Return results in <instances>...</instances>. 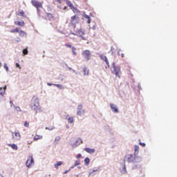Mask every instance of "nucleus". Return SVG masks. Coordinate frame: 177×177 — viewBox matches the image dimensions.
Masks as SVG:
<instances>
[{
  "instance_id": "nucleus-1",
  "label": "nucleus",
  "mask_w": 177,
  "mask_h": 177,
  "mask_svg": "<svg viewBox=\"0 0 177 177\" xmlns=\"http://www.w3.org/2000/svg\"><path fill=\"white\" fill-rule=\"evenodd\" d=\"M112 66L113 67V74H114L115 77L121 78V68H120V66H115V62H113Z\"/></svg>"
},
{
  "instance_id": "nucleus-2",
  "label": "nucleus",
  "mask_w": 177,
  "mask_h": 177,
  "mask_svg": "<svg viewBox=\"0 0 177 177\" xmlns=\"http://www.w3.org/2000/svg\"><path fill=\"white\" fill-rule=\"evenodd\" d=\"M39 107V102H38V98H33L32 100L31 109L32 110H38Z\"/></svg>"
},
{
  "instance_id": "nucleus-3",
  "label": "nucleus",
  "mask_w": 177,
  "mask_h": 177,
  "mask_svg": "<svg viewBox=\"0 0 177 177\" xmlns=\"http://www.w3.org/2000/svg\"><path fill=\"white\" fill-rule=\"evenodd\" d=\"M71 24L73 26L74 28H75V25L78 24L80 21V17L78 15H75L71 17Z\"/></svg>"
},
{
  "instance_id": "nucleus-4",
  "label": "nucleus",
  "mask_w": 177,
  "mask_h": 177,
  "mask_svg": "<svg viewBox=\"0 0 177 177\" xmlns=\"http://www.w3.org/2000/svg\"><path fill=\"white\" fill-rule=\"evenodd\" d=\"M82 56L86 59V62L91 60V50H85L82 53Z\"/></svg>"
},
{
  "instance_id": "nucleus-5",
  "label": "nucleus",
  "mask_w": 177,
  "mask_h": 177,
  "mask_svg": "<svg viewBox=\"0 0 177 177\" xmlns=\"http://www.w3.org/2000/svg\"><path fill=\"white\" fill-rule=\"evenodd\" d=\"M100 57L101 60L106 62V66H105V68H110V63L109 62V59H107V57L104 55H100Z\"/></svg>"
},
{
  "instance_id": "nucleus-6",
  "label": "nucleus",
  "mask_w": 177,
  "mask_h": 177,
  "mask_svg": "<svg viewBox=\"0 0 177 177\" xmlns=\"http://www.w3.org/2000/svg\"><path fill=\"white\" fill-rule=\"evenodd\" d=\"M125 158L127 162H134L135 160H136V157L133 155L128 154L125 156Z\"/></svg>"
},
{
  "instance_id": "nucleus-7",
  "label": "nucleus",
  "mask_w": 177,
  "mask_h": 177,
  "mask_svg": "<svg viewBox=\"0 0 177 177\" xmlns=\"http://www.w3.org/2000/svg\"><path fill=\"white\" fill-rule=\"evenodd\" d=\"M12 139L13 140H20L21 139V136L19 131H15L12 133Z\"/></svg>"
},
{
  "instance_id": "nucleus-8",
  "label": "nucleus",
  "mask_w": 177,
  "mask_h": 177,
  "mask_svg": "<svg viewBox=\"0 0 177 177\" xmlns=\"http://www.w3.org/2000/svg\"><path fill=\"white\" fill-rule=\"evenodd\" d=\"M26 164L28 168H30L31 165H34V158H32V156H28Z\"/></svg>"
},
{
  "instance_id": "nucleus-9",
  "label": "nucleus",
  "mask_w": 177,
  "mask_h": 177,
  "mask_svg": "<svg viewBox=\"0 0 177 177\" xmlns=\"http://www.w3.org/2000/svg\"><path fill=\"white\" fill-rule=\"evenodd\" d=\"M32 5L35 6V8L37 9V10L39 8H42V3L37 1L35 0L32 1Z\"/></svg>"
},
{
  "instance_id": "nucleus-10",
  "label": "nucleus",
  "mask_w": 177,
  "mask_h": 177,
  "mask_svg": "<svg viewBox=\"0 0 177 177\" xmlns=\"http://www.w3.org/2000/svg\"><path fill=\"white\" fill-rule=\"evenodd\" d=\"M85 113V110L82 109V105H79L77 106V115H82V114Z\"/></svg>"
},
{
  "instance_id": "nucleus-11",
  "label": "nucleus",
  "mask_w": 177,
  "mask_h": 177,
  "mask_svg": "<svg viewBox=\"0 0 177 177\" xmlns=\"http://www.w3.org/2000/svg\"><path fill=\"white\" fill-rule=\"evenodd\" d=\"M110 106L112 111H114V113H118V108H117V106L114 105V104H111Z\"/></svg>"
},
{
  "instance_id": "nucleus-12",
  "label": "nucleus",
  "mask_w": 177,
  "mask_h": 177,
  "mask_svg": "<svg viewBox=\"0 0 177 177\" xmlns=\"http://www.w3.org/2000/svg\"><path fill=\"white\" fill-rule=\"evenodd\" d=\"M5 93H6V86L4 87H1L0 88V95H5Z\"/></svg>"
},
{
  "instance_id": "nucleus-13",
  "label": "nucleus",
  "mask_w": 177,
  "mask_h": 177,
  "mask_svg": "<svg viewBox=\"0 0 177 177\" xmlns=\"http://www.w3.org/2000/svg\"><path fill=\"white\" fill-rule=\"evenodd\" d=\"M15 26H19L20 27H24L25 23L24 22V21H15Z\"/></svg>"
},
{
  "instance_id": "nucleus-14",
  "label": "nucleus",
  "mask_w": 177,
  "mask_h": 177,
  "mask_svg": "<svg viewBox=\"0 0 177 177\" xmlns=\"http://www.w3.org/2000/svg\"><path fill=\"white\" fill-rule=\"evenodd\" d=\"M77 34H78V35L82 38V39H85L84 38V37H82V35H85V32H84V31L82 30V29L79 30L77 32Z\"/></svg>"
},
{
  "instance_id": "nucleus-15",
  "label": "nucleus",
  "mask_w": 177,
  "mask_h": 177,
  "mask_svg": "<svg viewBox=\"0 0 177 177\" xmlns=\"http://www.w3.org/2000/svg\"><path fill=\"white\" fill-rule=\"evenodd\" d=\"M84 150L86 151V153H89V154H93V153H95V149L85 148Z\"/></svg>"
},
{
  "instance_id": "nucleus-16",
  "label": "nucleus",
  "mask_w": 177,
  "mask_h": 177,
  "mask_svg": "<svg viewBox=\"0 0 177 177\" xmlns=\"http://www.w3.org/2000/svg\"><path fill=\"white\" fill-rule=\"evenodd\" d=\"M43 138V136H39V135H35L34 138H33V140H35V142H37V140H41V139Z\"/></svg>"
},
{
  "instance_id": "nucleus-17",
  "label": "nucleus",
  "mask_w": 177,
  "mask_h": 177,
  "mask_svg": "<svg viewBox=\"0 0 177 177\" xmlns=\"http://www.w3.org/2000/svg\"><path fill=\"white\" fill-rule=\"evenodd\" d=\"M134 149H135L134 156H138V154H139V146L138 145L134 146Z\"/></svg>"
},
{
  "instance_id": "nucleus-18",
  "label": "nucleus",
  "mask_w": 177,
  "mask_h": 177,
  "mask_svg": "<svg viewBox=\"0 0 177 177\" xmlns=\"http://www.w3.org/2000/svg\"><path fill=\"white\" fill-rule=\"evenodd\" d=\"M84 75H89V70L86 67L83 68Z\"/></svg>"
},
{
  "instance_id": "nucleus-19",
  "label": "nucleus",
  "mask_w": 177,
  "mask_h": 177,
  "mask_svg": "<svg viewBox=\"0 0 177 177\" xmlns=\"http://www.w3.org/2000/svg\"><path fill=\"white\" fill-rule=\"evenodd\" d=\"M10 148H12L13 150H17L19 148L17 147V145L15 144H10L8 145Z\"/></svg>"
},
{
  "instance_id": "nucleus-20",
  "label": "nucleus",
  "mask_w": 177,
  "mask_h": 177,
  "mask_svg": "<svg viewBox=\"0 0 177 177\" xmlns=\"http://www.w3.org/2000/svg\"><path fill=\"white\" fill-rule=\"evenodd\" d=\"M60 165H63V162L59 161V162H57V163L55 165H54L55 168H56V169H57V168H59V167H60Z\"/></svg>"
},
{
  "instance_id": "nucleus-21",
  "label": "nucleus",
  "mask_w": 177,
  "mask_h": 177,
  "mask_svg": "<svg viewBox=\"0 0 177 177\" xmlns=\"http://www.w3.org/2000/svg\"><path fill=\"white\" fill-rule=\"evenodd\" d=\"M18 33L19 34V37H26V35H27L26 32L20 30H19Z\"/></svg>"
},
{
  "instance_id": "nucleus-22",
  "label": "nucleus",
  "mask_w": 177,
  "mask_h": 177,
  "mask_svg": "<svg viewBox=\"0 0 177 177\" xmlns=\"http://www.w3.org/2000/svg\"><path fill=\"white\" fill-rule=\"evenodd\" d=\"M17 15L18 16H21L22 17H26V15L24 13V11H23V10L19 11L18 13H17Z\"/></svg>"
},
{
  "instance_id": "nucleus-23",
  "label": "nucleus",
  "mask_w": 177,
  "mask_h": 177,
  "mask_svg": "<svg viewBox=\"0 0 177 177\" xmlns=\"http://www.w3.org/2000/svg\"><path fill=\"white\" fill-rule=\"evenodd\" d=\"M84 19H87L88 21V24H91V17L88 16V15H84Z\"/></svg>"
},
{
  "instance_id": "nucleus-24",
  "label": "nucleus",
  "mask_w": 177,
  "mask_h": 177,
  "mask_svg": "<svg viewBox=\"0 0 177 177\" xmlns=\"http://www.w3.org/2000/svg\"><path fill=\"white\" fill-rule=\"evenodd\" d=\"M60 139H61L60 136H57L54 140L55 145H57Z\"/></svg>"
},
{
  "instance_id": "nucleus-25",
  "label": "nucleus",
  "mask_w": 177,
  "mask_h": 177,
  "mask_svg": "<svg viewBox=\"0 0 177 177\" xmlns=\"http://www.w3.org/2000/svg\"><path fill=\"white\" fill-rule=\"evenodd\" d=\"M75 50H77V48L74 46L72 47V53L73 55H74V56H77V52H75Z\"/></svg>"
},
{
  "instance_id": "nucleus-26",
  "label": "nucleus",
  "mask_w": 177,
  "mask_h": 177,
  "mask_svg": "<svg viewBox=\"0 0 177 177\" xmlns=\"http://www.w3.org/2000/svg\"><path fill=\"white\" fill-rule=\"evenodd\" d=\"M68 122L69 124H73V123L74 122V118H73V117L68 118Z\"/></svg>"
},
{
  "instance_id": "nucleus-27",
  "label": "nucleus",
  "mask_w": 177,
  "mask_h": 177,
  "mask_svg": "<svg viewBox=\"0 0 177 177\" xmlns=\"http://www.w3.org/2000/svg\"><path fill=\"white\" fill-rule=\"evenodd\" d=\"M46 16L48 20H50V19H53L54 17L53 14H50V13H47Z\"/></svg>"
},
{
  "instance_id": "nucleus-28",
  "label": "nucleus",
  "mask_w": 177,
  "mask_h": 177,
  "mask_svg": "<svg viewBox=\"0 0 177 177\" xmlns=\"http://www.w3.org/2000/svg\"><path fill=\"white\" fill-rule=\"evenodd\" d=\"M19 30L20 29L19 28H16L15 29H12V30H10V32H12V33L19 32Z\"/></svg>"
},
{
  "instance_id": "nucleus-29",
  "label": "nucleus",
  "mask_w": 177,
  "mask_h": 177,
  "mask_svg": "<svg viewBox=\"0 0 177 177\" xmlns=\"http://www.w3.org/2000/svg\"><path fill=\"white\" fill-rule=\"evenodd\" d=\"M90 161H91V160H89V158H86L84 159V162H85V164H86V165H88V164H89Z\"/></svg>"
},
{
  "instance_id": "nucleus-30",
  "label": "nucleus",
  "mask_w": 177,
  "mask_h": 177,
  "mask_svg": "<svg viewBox=\"0 0 177 177\" xmlns=\"http://www.w3.org/2000/svg\"><path fill=\"white\" fill-rule=\"evenodd\" d=\"M2 100H5V95L0 94V102H2Z\"/></svg>"
},
{
  "instance_id": "nucleus-31",
  "label": "nucleus",
  "mask_w": 177,
  "mask_h": 177,
  "mask_svg": "<svg viewBox=\"0 0 177 177\" xmlns=\"http://www.w3.org/2000/svg\"><path fill=\"white\" fill-rule=\"evenodd\" d=\"M57 88H59V89H63V86L62 84H53Z\"/></svg>"
},
{
  "instance_id": "nucleus-32",
  "label": "nucleus",
  "mask_w": 177,
  "mask_h": 177,
  "mask_svg": "<svg viewBox=\"0 0 177 177\" xmlns=\"http://www.w3.org/2000/svg\"><path fill=\"white\" fill-rule=\"evenodd\" d=\"M28 50H27V48L24 49L23 54L28 55Z\"/></svg>"
},
{
  "instance_id": "nucleus-33",
  "label": "nucleus",
  "mask_w": 177,
  "mask_h": 177,
  "mask_svg": "<svg viewBox=\"0 0 177 177\" xmlns=\"http://www.w3.org/2000/svg\"><path fill=\"white\" fill-rule=\"evenodd\" d=\"M80 160H76L75 162V164H74V165H75V167H77V165H80Z\"/></svg>"
},
{
  "instance_id": "nucleus-34",
  "label": "nucleus",
  "mask_w": 177,
  "mask_h": 177,
  "mask_svg": "<svg viewBox=\"0 0 177 177\" xmlns=\"http://www.w3.org/2000/svg\"><path fill=\"white\" fill-rule=\"evenodd\" d=\"M4 68L6 71H9V68L8 67V64H4Z\"/></svg>"
},
{
  "instance_id": "nucleus-35",
  "label": "nucleus",
  "mask_w": 177,
  "mask_h": 177,
  "mask_svg": "<svg viewBox=\"0 0 177 177\" xmlns=\"http://www.w3.org/2000/svg\"><path fill=\"white\" fill-rule=\"evenodd\" d=\"M24 127H26V128H28V127H30V124L28 123V122H24Z\"/></svg>"
},
{
  "instance_id": "nucleus-36",
  "label": "nucleus",
  "mask_w": 177,
  "mask_h": 177,
  "mask_svg": "<svg viewBox=\"0 0 177 177\" xmlns=\"http://www.w3.org/2000/svg\"><path fill=\"white\" fill-rule=\"evenodd\" d=\"M65 46L66 48H71V49H73V46L71 44H65Z\"/></svg>"
},
{
  "instance_id": "nucleus-37",
  "label": "nucleus",
  "mask_w": 177,
  "mask_h": 177,
  "mask_svg": "<svg viewBox=\"0 0 177 177\" xmlns=\"http://www.w3.org/2000/svg\"><path fill=\"white\" fill-rule=\"evenodd\" d=\"M140 145L142 146V147H145L146 146V144L143 142H140Z\"/></svg>"
},
{
  "instance_id": "nucleus-38",
  "label": "nucleus",
  "mask_w": 177,
  "mask_h": 177,
  "mask_svg": "<svg viewBox=\"0 0 177 177\" xmlns=\"http://www.w3.org/2000/svg\"><path fill=\"white\" fill-rule=\"evenodd\" d=\"M16 67L17 68H21V67H20V64H19L18 63L16 64Z\"/></svg>"
},
{
  "instance_id": "nucleus-39",
  "label": "nucleus",
  "mask_w": 177,
  "mask_h": 177,
  "mask_svg": "<svg viewBox=\"0 0 177 177\" xmlns=\"http://www.w3.org/2000/svg\"><path fill=\"white\" fill-rule=\"evenodd\" d=\"M81 157H82V155H81V153H79V154L77 156V158H81Z\"/></svg>"
},
{
  "instance_id": "nucleus-40",
  "label": "nucleus",
  "mask_w": 177,
  "mask_h": 177,
  "mask_svg": "<svg viewBox=\"0 0 177 177\" xmlns=\"http://www.w3.org/2000/svg\"><path fill=\"white\" fill-rule=\"evenodd\" d=\"M68 6H70V8H73V3H71V2L68 3Z\"/></svg>"
},
{
  "instance_id": "nucleus-41",
  "label": "nucleus",
  "mask_w": 177,
  "mask_h": 177,
  "mask_svg": "<svg viewBox=\"0 0 177 177\" xmlns=\"http://www.w3.org/2000/svg\"><path fill=\"white\" fill-rule=\"evenodd\" d=\"M15 109H16V110H17V111H20V107H19V106H17Z\"/></svg>"
},
{
  "instance_id": "nucleus-42",
  "label": "nucleus",
  "mask_w": 177,
  "mask_h": 177,
  "mask_svg": "<svg viewBox=\"0 0 177 177\" xmlns=\"http://www.w3.org/2000/svg\"><path fill=\"white\" fill-rule=\"evenodd\" d=\"M59 3H62V0H56Z\"/></svg>"
},
{
  "instance_id": "nucleus-43",
  "label": "nucleus",
  "mask_w": 177,
  "mask_h": 177,
  "mask_svg": "<svg viewBox=\"0 0 177 177\" xmlns=\"http://www.w3.org/2000/svg\"><path fill=\"white\" fill-rule=\"evenodd\" d=\"M10 104H11V107H12V106H13V102L10 101Z\"/></svg>"
},
{
  "instance_id": "nucleus-44",
  "label": "nucleus",
  "mask_w": 177,
  "mask_h": 177,
  "mask_svg": "<svg viewBox=\"0 0 177 177\" xmlns=\"http://www.w3.org/2000/svg\"><path fill=\"white\" fill-rule=\"evenodd\" d=\"M47 84L48 85V86H52V85H53V84H50V83H48Z\"/></svg>"
},
{
  "instance_id": "nucleus-45",
  "label": "nucleus",
  "mask_w": 177,
  "mask_h": 177,
  "mask_svg": "<svg viewBox=\"0 0 177 177\" xmlns=\"http://www.w3.org/2000/svg\"><path fill=\"white\" fill-rule=\"evenodd\" d=\"M17 42H20V38L17 37Z\"/></svg>"
},
{
  "instance_id": "nucleus-46",
  "label": "nucleus",
  "mask_w": 177,
  "mask_h": 177,
  "mask_svg": "<svg viewBox=\"0 0 177 177\" xmlns=\"http://www.w3.org/2000/svg\"><path fill=\"white\" fill-rule=\"evenodd\" d=\"M75 10H76V13H79L80 12V10H78L77 9H75Z\"/></svg>"
},
{
  "instance_id": "nucleus-47",
  "label": "nucleus",
  "mask_w": 177,
  "mask_h": 177,
  "mask_svg": "<svg viewBox=\"0 0 177 177\" xmlns=\"http://www.w3.org/2000/svg\"><path fill=\"white\" fill-rule=\"evenodd\" d=\"M78 140H79V142H80V143H82V140L79 139Z\"/></svg>"
},
{
  "instance_id": "nucleus-48",
  "label": "nucleus",
  "mask_w": 177,
  "mask_h": 177,
  "mask_svg": "<svg viewBox=\"0 0 177 177\" xmlns=\"http://www.w3.org/2000/svg\"><path fill=\"white\" fill-rule=\"evenodd\" d=\"M124 172H127V167L124 166Z\"/></svg>"
},
{
  "instance_id": "nucleus-49",
  "label": "nucleus",
  "mask_w": 177,
  "mask_h": 177,
  "mask_svg": "<svg viewBox=\"0 0 177 177\" xmlns=\"http://www.w3.org/2000/svg\"><path fill=\"white\" fill-rule=\"evenodd\" d=\"M31 143H32V142H28V145H31Z\"/></svg>"
},
{
  "instance_id": "nucleus-50",
  "label": "nucleus",
  "mask_w": 177,
  "mask_h": 177,
  "mask_svg": "<svg viewBox=\"0 0 177 177\" xmlns=\"http://www.w3.org/2000/svg\"><path fill=\"white\" fill-rule=\"evenodd\" d=\"M122 57H124V54H122Z\"/></svg>"
},
{
  "instance_id": "nucleus-51",
  "label": "nucleus",
  "mask_w": 177,
  "mask_h": 177,
  "mask_svg": "<svg viewBox=\"0 0 177 177\" xmlns=\"http://www.w3.org/2000/svg\"><path fill=\"white\" fill-rule=\"evenodd\" d=\"M1 66H2V63H0V67H1Z\"/></svg>"
},
{
  "instance_id": "nucleus-52",
  "label": "nucleus",
  "mask_w": 177,
  "mask_h": 177,
  "mask_svg": "<svg viewBox=\"0 0 177 177\" xmlns=\"http://www.w3.org/2000/svg\"><path fill=\"white\" fill-rule=\"evenodd\" d=\"M73 34V35H75V33H72Z\"/></svg>"
},
{
  "instance_id": "nucleus-53",
  "label": "nucleus",
  "mask_w": 177,
  "mask_h": 177,
  "mask_svg": "<svg viewBox=\"0 0 177 177\" xmlns=\"http://www.w3.org/2000/svg\"><path fill=\"white\" fill-rule=\"evenodd\" d=\"M65 174H67V171H65Z\"/></svg>"
}]
</instances>
